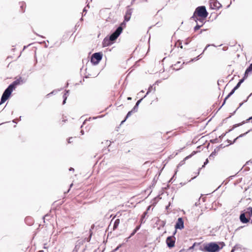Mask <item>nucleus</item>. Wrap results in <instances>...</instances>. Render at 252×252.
<instances>
[{"instance_id": "1", "label": "nucleus", "mask_w": 252, "mask_h": 252, "mask_svg": "<svg viewBox=\"0 0 252 252\" xmlns=\"http://www.w3.org/2000/svg\"><path fill=\"white\" fill-rule=\"evenodd\" d=\"M208 15V13L206 10L205 6H200L197 7L191 18L197 22L200 21L201 23H203Z\"/></svg>"}, {"instance_id": "2", "label": "nucleus", "mask_w": 252, "mask_h": 252, "mask_svg": "<svg viewBox=\"0 0 252 252\" xmlns=\"http://www.w3.org/2000/svg\"><path fill=\"white\" fill-rule=\"evenodd\" d=\"M23 83V80L21 77L16 79L8 88L5 90L1 98L0 104L4 103L10 96L12 92L17 86Z\"/></svg>"}, {"instance_id": "3", "label": "nucleus", "mask_w": 252, "mask_h": 252, "mask_svg": "<svg viewBox=\"0 0 252 252\" xmlns=\"http://www.w3.org/2000/svg\"><path fill=\"white\" fill-rule=\"evenodd\" d=\"M225 246L223 242L217 244L215 242H211L204 245L202 250L206 252H218Z\"/></svg>"}, {"instance_id": "4", "label": "nucleus", "mask_w": 252, "mask_h": 252, "mask_svg": "<svg viewBox=\"0 0 252 252\" xmlns=\"http://www.w3.org/2000/svg\"><path fill=\"white\" fill-rule=\"evenodd\" d=\"M123 31V27H119L114 32H113L109 38H105L103 40V46H107L113 43V42L115 41L120 35Z\"/></svg>"}, {"instance_id": "5", "label": "nucleus", "mask_w": 252, "mask_h": 252, "mask_svg": "<svg viewBox=\"0 0 252 252\" xmlns=\"http://www.w3.org/2000/svg\"><path fill=\"white\" fill-rule=\"evenodd\" d=\"M251 71H252V63L250 65L249 67L246 69L245 73L244 79H241L239 81V82L238 83L237 85L233 88V89L231 91V92L227 95V97H229L234 93L235 90H236L240 87L241 83L243 82L244 79L245 78H247L249 73L251 72Z\"/></svg>"}, {"instance_id": "6", "label": "nucleus", "mask_w": 252, "mask_h": 252, "mask_svg": "<svg viewBox=\"0 0 252 252\" xmlns=\"http://www.w3.org/2000/svg\"><path fill=\"white\" fill-rule=\"evenodd\" d=\"M102 55L101 53H95L93 54L91 62L94 64H97L102 59Z\"/></svg>"}, {"instance_id": "7", "label": "nucleus", "mask_w": 252, "mask_h": 252, "mask_svg": "<svg viewBox=\"0 0 252 252\" xmlns=\"http://www.w3.org/2000/svg\"><path fill=\"white\" fill-rule=\"evenodd\" d=\"M166 242L168 247L172 248L175 245V238L173 236L168 237L166 239Z\"/></svg>"}, {"instance_id": "8", "label": "nucleus", "mask_w": 252, "mask_h": 252, "mask_svg": "<svg viewBox=\"0 0 252 252\" xmlns=\"http://www.w3.org/2000/svg\"><path fill=\"white\" fill-rule=\"evenodd\" d=\"M210 6L211 8L218 9L221 7V4L217 0H211L210 1Z\"/></svg>"}, {"instance_id": "9", "label": "nucleus", "mask_w": 252, "mask_h": 252, "mask_svg": "<svg viewBox=\"0 0 252 252\" xmlns=\"http://www.w3.org/2000/svg\"><path fill=\"white\" fill-rule=\"evenodd\" d=\"M175 228L176 229H182L184 228V220L182 218L178 219L175 225Z\"/></svg>"}, {"instance_id": "10", "label": "nucleus", "mask_w": 252, "mask_h": 252, "mask_svg": "<svg viewBox=\"0 0 252 252\" xmlns=\"http://www.w3.org/2000/svg\"><path fill=\"white\" fill-rule=\"evenodd\" d=\"M131 14L132 10L131 9H128L126 10L125 15V21L128 22L130 20Z\"/></svg>"}, {"instance_id": "11", "label": "nucleus", "mask_w": 252, "mask_h": 252, "mask_svg": "<svg viewBox=\"0 0 252 252\" xmlns=\"http://www.w3.org/2000/svg\"><path fill=\"white\" fill-rule=\"evenodd\" d=\"M246 123L248 124L249 125H250L251 123H252V117L247 119V120L246 121H243L242 123H239V124L235 125V127L239 126H241L242 124H246Z\"/></svg>"}, {"instance_id": "12", "label": "nucleus", "mask_w": 252, "mask_h": 252, "mask_svg": "<svg viewBox=\"0 0 252 252\" xmlns=\"http://www.w3.org/2000/svg\"><path fill=\"white\" fill-rule=\"evenodd\" d=\"M120 219H117L115 220L114 225H113V229L114 230L118 228V226H119V225L120 224Z\"/></svg>"}, {"instance_id": "13", "label": "nucleus", "mask_w": 252, "mask_h": 252, "mask_svg": "<svg viewBox=\"0 0 252 252\" xmlns=\"http://www.w3.org/2000/svg\"><path fill=\"white\" fill-rule=\"evenodd\" d=\"M175 46L177 47V48H180L182 49L183 46L182 45L181 41L180 40L177 41L175 43Z\"/></svg>"}, {"instance_id": "14", "label": "nucleus", "mask_w": 252, "mask_h": 252, "mask_svg": "<svg viewBox=\"0 0 252 252\" xmlns=\"http://www.w3.org/2000/svg\"><path fill=\"white\" fill-rule=\"evenodd\" d=\"M196 153V152L195 151H193L190 155H189V156H187L185 158H184V160H186L188 159H189V158H191L193 155H194Z\"/></svg>"}, {"instance_id": "15", "label": "nucleus", "mask_w": 252, "mask_h": 252, "mask_svg": "<svg viewBox=\"0 0 252 252\" xmlns=\"http://www.w3.org/2000/svg\"><path fill=\"white\" fill-rule=\"evenodd\" d=\"M203 23H202V24L201 25H197L194 27V31H196L197 30H199L203 26Z\"/></svg>"}, {"instance_id": "16", "label": "nucleus", "mask_w": 252, "mask_h": 252, "mask_svg": "<svg viewBox=\"0 0 252 252\" xmlns=\"http://www.w3.org/2000/svg\"><path fill=\"white\" fill-rule=\"evenodd\" d=\"M136 231H135L134 230L133 231L132 233L130 234V235L129 236V237L128 238H130L131 237H132V236H133L135 233H136Z\"/></svg>"}, {"instance_id": "17", "label": "nucleus", "mask_w": 252, "mask_h": 252, "mask_svg": "<svg viewBox=\"0 0 252 252\" xmlns=\"http://www.w3.org/2000/svg\"><path fill=\"white\" fill-rule=\"evenodd\" d=\"M136 231H135L134 230L133 231L132 233L130 234V235L129 236V237L128 238H130L131 237H132V236H133L135 233H136Z\"/></svg>"}, {"instance_id": "18", "label": "nucleus", "mask_w": 252, "mask_h": 252, "mask_svg": "<svg viewBox=\"0 0 252 252\" xmlns=\"http://www.w3.org/2000/svg\"><path fill=\"white\" fill-rule=\"evenodd\" d=\"M209 162L208 159H206V161L204 163V165L202 166V167H204Z\"/></svg>"}, {"instance_id": "19", "label": "nucleus", "mask_w": 252, "mask_h": 252, "mask_svg": "<svg viewBox=\"0 0 252 252\" xmlns=\"http://www.w3.org/2000/svg\"><path fill=\"white\" fill-rule=\"evenodd\" d=\"M131 111L128 112L126 116V119L128 117H129L131 115Z\"/></svg>"}, {"instance_id": "20", "label": "nucleus", "mask_w": 252, "mask_h": 252, "mask_svg": "<svg viewBox=\"0 0 252 252\" xmlns=\"http://www.w3.org/2000/svg\"><path fill=\"white\" fill-rule=\"evenodd\" d=\"M73 138L72 137H70V138H69L68 139V142L69 143H71L73 142Z\"/></svg>"}, {"instance_id": "21", "label": "nucleus", "mask_w": 252, "mask_h": 252, "mask_svg": "<svg viewBox=\"0 0 252 252\" xmlns=\"http://www.w3.org/2000/svg\"><path fill=\"white\" fill-rule=\"evenodd\" d=\"M152 88H153V87L152 86H151L149 88L148 91L146 94H148L151 92Z\"/></svg>"}, {"instance_id": "22", "label": "nucleus", "mask_w": 252, "mask_h": 252, "mask_svg": "<svg viewBox=\"0 0 252 252\" xmlns=\"http://www.w3.org/2000/svg\"><path fill=\"white\" fill-rule=\"evenodd\" d=\"M65 118H66V117H65V118L63 117L62 121L63 123H65L67 121V119Z\"/></svg>"}, {"instance_id": "23", "label": "nucleus", "mask_w": 252, "mask_h": 252, "mask_svg": "<svg viewBox=\"0 0 252 252\" xmlns=\"http://www.w3.org/2000/svg\"><path fill=\"white\" fill-rule=\"evenodd\" d=\"M106 144L109 146L111 144V142L110 141L107 140L106 141Z\"/></svg>"}, {"instance_id": "24", "label": "nucleus", "mask_w": 252, "mask_h": 252, "mask_svg": "<svg viewBox=\"0 0 252 252\" xmlns=\"http://www.w3.org/2000/svg\"><path fill=\"white\" fill-rule=\"evenodd\" d=\"M125 22L126 21H124L123 22H122L121 24V26L120 27H123V26H126V23H125Z\"/></svg>"}, {"instance_id": "25", "label": "nucleus", "mask_w": 252, "mask_h": 252, "mask_svg": "<svg viewBox=\"0 0 252 252\" xmlns=\"http://www.w3.org/2000/svg\"><path fill=\"white\" fill-rule=\"evenodd\" d=\"M140 228V226H137L134 230L136 231V232L139 230Z\"/></svg>"}, {"instance_id": "26", "label": "nucleus", "mask_w": 252, "mask_h": 252, "mask_svg": "<svg viewBox=\"0 0 252 252\" xmlns=\"http://www.w3.org/2000/svg\"><path fill=\"white\" fill-rule=\"evenodd\" d=\"M250 127H251V128L248 130V132L250 131L251 130L252 131V126H251Z\"/></svg>"}, {"instance_id": "27", "label": "nucleus", "mask_w": 252, "mask_h": 252, "mask_svg": "<svg viewBox=\"0 0 252 252\" xmlns=\"http://www.w3.org/2000/svg\"><path fill=\"white\" fill-rule=\"evenodd\" d=\"M213 156V153H212L210 156H209V158H210L211 157Z\"/></svg>"}, {"instance_id": "28", "label": "nucleus", "mask_w": 252, "mask_h": 252, "mask_svg": "<svg viewBox=\"0 0 252 252\" xmlns=\"http://www.w3.org/2000/svg\"><path fill=\"white\" fill-rule=\"evenodd\" d=\"M121 247V245H120L119 246H118V247L116 248V250H118V249L120 247Z\"/></svg>"}, {"instance_id": "29", "label": "nucleus", "mask_w": 252, "mask_h": 252, "mask_svg": "<svg viewBox=\"0 0 252 252\" xmlns=\"http://www.w3.org/2000/svg\"><path fill=\"white\" fill-rule=\"evenodd\" d=\"M127 99L128 100H131V98L130 97H127Z\"/></svg>"}, {"instance_id": "30", "label": "nucleus", "mask_w": 252, "mask_h": 252, "mask_svg": "<svg viewBox=\"0 0 252 252\" xmlns=\"http://www.w3.org/2000/svg\"><path fill=\"white\" fill-rule=\"evenodd\" d=\"M140 102V100L138 101L136 103V105H138V104L139 103V102Z\"/></svg>"}, {"instance_id": "31", "label": "nucleus", "mask_w": 252, "mask_h": 252, "mask_svg": "<svg viewBox=\"0 0 252 252\" xmlns=\"http://www.w3.org/2000/svg\"><path fill=\"white\" fill-rule=\"evenodd\" d=\"M227 98H228V97H226L225 98V100H224V101H225V100H226Z\"/></svg>"}]
</instances>
